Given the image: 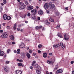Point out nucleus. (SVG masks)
<instances>
[{
	"instance_id": "obj_1",
	"label": "nucleus",
	"mask_w": 74,
	"mask_h": 74,
	"mask_svg": "<svg viewBox=\"0 0 74 74\" xmlns=\"http://www.w3.org/2000/svg\"><path fill=\"white\" fill-rule=\"evenodd\" d=\"M20 4L19 8L20 10H22L23 9H24L26 7V5L24 4V3L22 2H19Z\"/></svg>"
},
{
	"instance_id": "obj_2",
	"label": "nucleus",
	"mask_w": 74,
	"mask_h": 74,
	"mask_svg": "<svg viewBox=\"0 0 74 74\" xmlns=\"http://www.w3.org/2000/svg\"><path fill=\"white\" fill-rule=\"evenodd\" d=\"M7 34L8 33L7 32L3 33L1 35V37L2 38H6L7 37V36H8Z\"/></svg>"
},
{
	"instance_id": "obj_3",
	"label": "nucleus",
	"mask_w": 74,
	"mask_h": 74,
	"mask_svg": "<svg viewBox=\"0 0 74 74\" xmlns=\"http://www.w3.org/2000/svg\"><path fill=\"white\" fill-rule=\"evenodd\" d=\"M49 5L50 9H55V5H54V4H52V3H50L49 4Z\"/></svg>"
},
{
	"instance_id": "obj_4",
	"label": "nucleus",
	"mask_w": 74,
	"mask_h": 74,
	"mask_svg": "<svg viewBox=\"0 0 74 74\" xmlns=\"http://www.w3.org/2000/svg\"><path fill=\"white\" fill-rule=\"evenodd\" d=\"M70 38V36L69 35L65 34L64 35V39L65 40H69Z\"/></svg>"
},
{
	"instance_id": "obj_5",
	"label": "nucleus",
	"mask_w": 74,
	"mask_h": 74,
	"mask_svg": "<svg viewBox=\"0 0 74 74\" xmlns=\"http://www.w3.org/2000/svg\"><path fill=\"white\" fill-rule=\"evenodd\" d=\"M4 71H5V72H6L7 73H8L10 71V69L7 66H5L4 68Z\"/></svg>"
},
{
	"instance_id": "obj_6",
	"label": "nucleus",
	"mask_w": 74,
	"mask_h": 74,
	"mask_svg": "<svg viewBox=\"0 0 74 74\" xmlns=\"http://www.w3.org/2000/svg\"><path fill=\"white\" fill-rule=\"evenodd\" d=\"M16 74H21L22 73V71L21 70H18L15 71Z\"/></svg>"
},
{
	"instance_id": "obj_7",
	"label": "nucleus",
	"mask_w": 74,
	"mask_h": 74,
	"mask_svg": "<svg viewBox=\"0 0 74 74\" xmlns=\"http://www.w3.org/2000/svg\"><path fill=\"white\" fill-rule=\"evenodd\" d=\"M27 10H29V11H31L33 9V6H29V7H27Z\"/></svg>"
},
{
	"instance_id": "obj_8",
	"label": "nucleus",
	"mask_w": 74,
	"mask_h": 74,
	"mask_svg": "<svg viewBox=\"0 0 74 74\" xmlns=\"http://www.w3.org/2000/svg\"><path fill=\"white\" fill-rule=\"evenodd\" d=\"M49 7V3H45L44 5V7L46 10H47Z\"/></svg>"
},
{
	"instance_id": "obj_9",
	"label": "nucleus",
	"mask_w": 74,
	"mask_h": 74,
	"mask_svg": "<svg viewBox=\"0 0 74 74\" xmlns=\"http://www.w3.org/2000/svg\"><path fill=\"white\" fill-rule=\"evenodd\" d=\"M56 74H59V73H63V70L61 69H59L58 70L56 71Z\"/></svg>"
},
{
	"instance_id": "obj_10",
	"label": "nucleus",
	"mask_w": 74,
	"mask_h": 74,
	"mask_svg": "<svg viewBox=\"0 0 74 74\" xmlns=\"http://www.w3.org/2000/svg\"><path fill=\"white\" fill-rule=\"evenodd\" d=\"M32 19H33V20H35L36 19V16L34 14H32Z\"/></svg>"
},
{
	"instance_id": "obj_11",
	"label": "nucleus",
	"mask_w": 74,
	"mask_h": 74,
	"mask_svg": "<svg viewBox=\"0 0 74 74\" xmlns=\"http://www.w3.org/2000/svg\"><path fill=\"white\" fill-rule=\"evenodd\" d=\"M38 13L39 15H42L43 14V11L41 10L38 12Z\"/></svg>"
},
{
	"instance_id": "obj_12",
	"label": "nucleus",
	"mask_w": 74,
	"mask_h": 74,
	"mask_svg": "<svg viewBox=\"0 0 74 74\" xmlns=\"http://www.w3.org/2000/svg\"><path fill=\"white\" fill-rule=\"evenodd\" d=\"M4 55V52L2 51H0V56H3Z\"/></svg>"
},
{
	"instance_id": "obj_13",
	"label": "nucleus",
	"mask_w": 74,
	"mask_h": 74,
	"mask_svg": "<svg viewBox=\"0 0 74 74\" xmlns=\"http://www.w3.org/2000/svg\"><path fill=\"white\" fill-rule=\"evenodd\" d=\"M7 16V15L5 14H4L3 15V18L4 20H6Z\"/></svg>"
},
{
	"instance_id": "obj_14",
	"label": "nucleus",
	"mask_w": 74,
	"mask_h": 74,
	"mask_svg": "<svg viewBox=\"0 0 74 74\" xmlns=\"http://www.w3.org/2000/svg\"><path fill=\"white\" fill-rule=\"evenodd\" d=\"M10 38L11 40H14V38H15L14 36L13 35H11L10 36Z\"/></svg>"
},
{
	"instance_id": "obj_15",
	"label": "nucleus",
	"mask_w": 74,
	"mask_h": 74,
	"mask_svg": "<svg viewBox=\"0 0 74 74\" xmlns=\"http://www.w3.org/2000/svg\"><path fill=\"white\" fill-rule=\"evenodd\" d=\"M43 56L44 58H47V53H44L43 54Z\"/></svg>"
},
{
	"instance_id": "obj_16",
	"label": "nucleus",
	"mask_w": 74,
	"mask_h": 74,
	"mask_svg": "<svg viewBox=\"0 0 74 74\" xmlns=\"http://www.w3.org/2000/svg\"><path fill=\"white\" fill-rule=\"evenodd\" d=\"M42 28V26H39V27L37 26L36 27V28L37 30H38V29H41Z\"/></svg>"
},
{
	"instance_id": "obj_17",
	"label": "nucleus",
	"mask_w": 74,
	"mask_h": 74,
	"mask_svg": "<svg viewBox=\"0 0 74 74\" xmlns=\"http://www.w3.org/2000/svg\"><path fill=\"white\" fill-rule=\"evenodd\" d=\"M47 63H48L49 64H53V62L51 61H50L49 60H48L47 61Z\"/></svg>"
},
{
	"instance_id": "obj_18",
	"label": "nucleus",
	"mask_w": 74,
	"mask_h": 74,
	"mask_svg": "<svg viewBox=\"0 0 74 74\" xmlns=\"http://www.w3.org/2000/svg\"><path fill=\"white\" fill-rule=\"evenodd\" d=\"M26 56L27 57L28 59H30V53H28L27 54Z\"/></svg>"
},
{
	"instance_id": "obj_19",
	"label": "nucleus",
	"mask_w": 74,
	"mask_h": 74,
	"mask_svg": "<svg viewBox=\"0 0 74 74\" xmlns=\"http://www.w3.org/2000/svg\"><path fill=\"white\" fill-rule=\"evenodd\" d=\"M45 23L46 25H50L51 23L50 22H48V21H46L45 22Z\"/></svg>"
},
{
	"instance_id": "obj_20",
	"label": "nucleus",
	"mask_w": 74,
	"mask_h": 74,
	"mask_svg": "<svg viewBox=\"0 0 74 74\" xmlns=\"http://www.w3.org/2000/svg\"><path fill=\"white\" fill-rule=\"evenodd\" d=\"M11 18L10 16H7V17L6 18V20L8 21H10V20H11Z\"/></svg>"
},
{
	"instance_id": "obj_21",
	"label": "nucleus",
	"mask_w": 74,
	"mask_h": 74,
	"mask_svg": "<svg viewBox=\"0 0 74 74\" xmlns=\"http://www.w3.org/2000/svg\"><path fill=\"white\" fill-rule=\"evenodd\" d=\"M49 21H50V22H54V20L51 17L50 18Z\"/></svg>"
},
{
	"instance_id": "obj_22",
	"label": "nucleus",
	"mask_w": 74,
	"mask_h": 74,
	"mask_svg": "<svg viewBox=\"0 0 74 74\" xmlns=\"http://www.w3.org/2000/svg\"><path fill=\"white\" fill-rule=\"evenodd\" d=\"M36 65L37 66L36 67V68L37 67V68H38V70H41V68L40 66H39V65H38V64H36Z\"/></svg>"
},
{
	"instance_id": "obj_23",
	"label": "nucleus",
	"mask_w": 74,
	"mask_h": 74,
	"mask_svg": "<svg viewBox=\"0 0 74 74\" xmlns=\"http://www.w3.org/2000/svg\"><path fill=\"white\" fill-rule=\"evenodd\" d=\"M60 33L58 34L57 35L59 37H60V38H63V37H62V36L61 35H60Z\"/></svg>"
},
{
	"instance_id": "obj_24",
	"label": "nucleus",
	"mask_w": 74,
	"mask_h": 74,
	"mask_svg": "<svg viewBox=\"0 0 74 74\" xmlns=\"http://www.w3.org/2000/svg\"><path fill=\"white\" fill-rule=\"evenodd\" d=\"M34 12V13H33V14H34L36 15V14H37V10L36 9H35Z\"/></svg>"
},
{
	"instance_id": "obj_25",
	"label": "nucleus",
	"mask_w": 74,
	"mask_h": 74,
	"mask_svg": "<svg viewBox=\"0 0 74 74\" xmlns=\"http://www.w3.org/2000/svg\"><path fill=\"white\" fill-rule=\"evenodd\" d=\"M16 24H15L14 26V30H16Z\"/></svg>"
},
{
	"instance_id": "obj_26",
	"label": "nucleus",
	"mask_w": 74,
	"mask_h": 74,
	"mask_svg": "<svg viewBox=\"0 0 74 74\" xmlns=\"http://www.w3.org/2000/svg\"><path fill=\"white\" fill-rule=\"evenodd\" d=\"M60 45L59 44H57L56 45H53V47H59Z\"/></svg>"
},
{
	"instance_id": "obj_27",
	"label": "nucleus",
	"mask_w": 74,
	"mask_h": 74,
	"mask_svg": "<svg viewBox=\"0 0 74 74\" xmlns=\"http://www.w3.org/2000/svg\"><path fill=\"white\" fill-rule=\"evenodd\" d=\"M35 63H36V61H34L32 63V66H34Z\"/></svg>"
},
{
	"instance_id": "obj_28",
	"label": "nucleus",
	"mask_w": 74,
	"mask_h": 74,
	"mask_svg": "<svg viewBox=\"0 0 74 74\" xmlns=\"http://www.w3.org/2000/svg\"><path fill=\"white\" fill-rule=\"evenodd\" d=\"M22 64L21 63H18V66L19 67H20V66H22Z\"/></svg>"
},
{
	"instance_id": "obj_29",
	"label": "nucleus",
	"mask_w": 74,
	"mask_h": 74,
	"mask_svg": "<svg viewBox=\"0 0 74 74\" xmlns=\"http://www.w3.org/2000/svg\"><path fill=\"white\" fill-rule=\"evenodd\" d=\"M36 73H37V74H40V73H41V72L39 70H38L36 71Z\"/></svg>"
},
{
	"instance_id": "obj_30",
	"label": "nucleus",
	"mask_w": 74,
	"mask_h": 74,
	"mask_svg": "<svg viewBox=\"0 0 74 74\" xmlns=\"http://www.w3.org/2000/svg\"><path fill=\"white\" fill-rule=\"evenodd\" d=\"M20 46L21 47H25V44L23 43H22L21 44Z\"/></svg>"
},
{
	"instance_id": "obj_31",
	"label": "nucleus",
	"mask_w": 74,
	"mask_h": 74,
	"mask_svg": "<svg viewBox=\"0 0 74 74\" xmlns=\"http://www.w3.org/2000/svg\"><path fill=\"white\" fill-rule=\"evenodd\" d=\"M10 51H11V50H10V49H8L7 50V52L8 53H9Z\"/></svg>"
},
{
	"instance_id": "obj_32",
	"label": "nucleus",
	"mask_w": 74,
	"mask_h": 74,
	"mask_svg": "<svg viewBox=\"0 0 74 74\" xmlns=\"http://www.w3.org/2000/svg\"><path fill=\"white\" fill-rule=\"evenodd\" d=\"M3 2L4 4H7V0H5V1H3Z\"/></svg>"
},
{
	"instance_id": "obj_33",
	"label": "nucleus",
	"mask_w": 74,
	"mask_h": 74,
	"mask_svg": "<svg viewBox=\"0 0 74 74\" xmlns=\"http://www.w3.org/2000/svg\"><path fill=\"white\" fill-rule=\"evenodd\" d=\"M3 8L1 6H0V12H1L3 11Z\"/></svg>"
},
{
	"instance_id": "obj_34",
	"label": "nucleus",
	"mask_w": 74,
	"mask_h": 74,
	"mask_svg": "<svg viewBox=\"0 0 74 74\" xmlns=\"http://www.w3.org/2000/svg\"><path fill=\"white\" fill-rule=\"evenodd\" d=\"M60 45L61 46V47H64V45H63V43H61L60 44Z\"/></svg>"
},
{
	"instance_id": "obj_35",
	"label": "nucleus",
	"mask_w": 74,
	"mask_h": 74,
	"mask_svg": "<svg viewBox=\"0 0 74 74\" xmlns=\"http://www.w3.org/2000/svg\"><path fill=\"white\" fill-rule=\"evenodd\" d=\"M29 53H32L33 52V51L32 50H29Z\"/></svg>"
},
{
	"instance_id": "obj_36",
	"label": "nucleus",
	"mask_w": 74,
	"mask_h": 74,
	"mask_svg": "<svg viewBox=\"0 0 74 74\" xmlns=\"http://www.w3.org/2000/svg\"><path fill=\"white\" fill-rule=\"evenodd\" d=\"M60 27V25H58L56 26V28L57 29H59Z\"/></svg>"
},
{
	"instance_id": "obj_37",
	"label": "nucleus",
	"mask_w": 74,
	"mask_h": 74,
	"mask_svg": "<svg viewBox=\"0 0 74 74\" xmlns=\"http://www.w3.org/2000/svg\"><path fill=\"white\" fill-rule=\"evenodd\" d=\"M25 3L26 4V5H27V4H28V2L27 1H25Z\"/></svg>"
},
{
	"instance_id": "obj_38",
	"label": "nucleus",
	"mask_w": 74,
	"mask_h": 74,
	"mask_svg": "<svg viewBox=\"0 0 74 74\" xmlns=\"http://www.w3.org/2000/svg\"><path fill=\"white\" fill-rule=\"evenodd\" d=\"M34 10H35V9H33V10H32L31 11V12L32 13H33L34 12Z\"/></svg>"
},
{
	"instance_id": "obj_39",
	"label": "nucleus",
	"mask_w": 74,
	"mask_h": 74,
	"mask_svg": "<svg viewBox=\"0 0 74 74\" xmlns=\"http://www.w3.org/2000/svg\"><path fill=\"white\" fill-rule=\"evenodd\" d=\"M6 28H7L8 29H10V27L7 26L6 27Z\"/></svg>"
},
{
	"instance_id": "obj_40",
	"label": "nucleus",
	"mask_w": 74,
	"mask_h": 74,
	"mask_svg": "<svg viewBox=\"0 0 74 74\" xmlns=\"http://www.w3.org/2000/svg\"><path fill=\"white\" fill-rule=\"evenodd\" d=\"M31 15V14L30 13H28L27 14V16H30Z\"/></svg>"
},
{
	"instance_id": "obj_41",
	"label": "nucleus",
	"mask_w": 74,
	"mask_h": 74,
	"mask_svg": "<svg viewBox=\"0 0 74 74\" xmlns=\"http://www.w3.org/2000/svg\"><path fill=\"white\" fill-rule=\"evenodd\" d=\"M38 53H41V51L39 50L38 51Z\"/></svg>"
},
{
	"instance_id": "obj_42",
	"label": "nucleus",
	"mask_w": 74,
	"mask_h": 74,
	"mask_svg": "<svg viewBox=\"0 0 74 74\" xmlns=\"http://www.w3.org/2000/svg\"><path fill=\"white\" fill-rule=\"evenodd\" d=\"M38 21H40V17H38Z\"/></svg>"
},
{
	"instance_id": "obj_43",
	"label": "nucleus",
	"mask_w": 74,
	"mask_h": 74,
	"mask_svg": "<svg viewBox=\"0 0 74 74\" xmlns=\"http://www.w3.org/2000/svg\"><path fill=\"white\" fill-rule=\"evenodd\" d=\"M71 64H73L74 63V61H72L71 62Z\"/></svg>"
},
{
	"instance_id": "obj_44",
	"label": "nucleus",
	"mask_w": 74,
	"mask_h": 74,
	"mask_svg": "<svg viewBox=\"0 0 74 74\" xmlns=\"http://www.w3.org/2000/svg\"><path fill=\"white\" fill-rule=\"evenodd\" d=\"M65 10H66V11H68V10H69V8L68 7L65 8Z\"/></svg>"
},
{
	"instance_id": "obj_45",
	"label": "nucleus",
	"mask_w": 74,
	"mask_h": 74,
	"mask_svg": "<svg viewBox=\"0 0 74 74\" xmlns=\"http://www.w3.org/2000/svg\"><path fill=\"white\" fill-rule=\"evenodd\" d=\"M26 14H25L24 16L23 17V18H25L26 17Z\"/></svg>"
},
{
	"instance_id": "obj_46",
	"label": "nucleus",
	"mask_w": 74,
	"mask_h": 74,
	"mask_svg": "<svg viewBox=\"0 0 74 74\" xmlns=\"http://www.w3.org/2000/svg\"><path fill=\"white\" fill-rule=\"evenodd\" d=\"M5 63H6L7 64H8V63H9V61H6L5 62Z\"/></svg>"
},
{
	"instance_id": "obj_47",
	"label": "nucleus",
	"mask_w": 74,
	"mask_h": 74,
	"mask_svg": "<svg viewBox=\"0 0 74 74\" xmlns=\"http://www.w3.org/2000/svg\"><path fill=\"white\" fill-rule=\"evenodd\" d=\"M0 33H3V30H0Z\"/></svg>"
},
{
	"instance_id": "obj_48",
	"label": "nucleus",
	"mask_w": 74,
	"mask_h": 74,
	"mask_svg": "<svg viewBox=\"0 0 74 74\" xmlns=\"http://www.w3.org/2000/svg\"><path fill=\"white\" fill-rule=\"evenodd\" d=\"M23 62V60H20L19 62H20V63H22V62Z\"/></svg>"
},
{
	"instance_id": "obj_49",
	"label": "nucleus",
	"mask_w": 74,
	"mask_h": 74,
	"mask_svg": "<svg viewBox=\"0 0 74 74\" xmlns=\"http://www.w3.org/2000/svg\"><path fill=\"white\" fill-rule=\"evenodd\" d=\"M17 52H20L21 51V50H20L19 49H18L17 50Z\"/></svg>"
},
{
	"instance_id": "obj_50",
	"label": "nucleus",
	"mask_w": 74,
	"mask_h": 74,
	"mask_svg": "<svg viewBox=\"0 0 74 74\" xmlns=\"http://www.w3.org/2000/svg\"><path fill=\"white\" fill-rule=\"evenodd\" d=\"M12 44H13V45H14V44H15V42H12Z\"/></svg>"
},
{
	"instance_id": "obj_51",
	"label": "nucleus",
	"mask_w": 74,
	"mask_h": 74,
	"mask_svg": "<svg viewBox=\"0 0 74 74\" xmlns=\"http://www.w3.org/2000/svg\"><path fill=\"white\" fill-rule=\"evenodd\" d=\"M36 55V53H33V56H35V55Z\"/></svg>"
},
{
	"instance_id": "obj_52",
	"label": "nucleus",
	"mask_w": 74,
	"mask_h": 74,
	"mask_svg": "<svg viewBox=\"0 0 74 74\" xmlns=\"http://www.w3.org/2000/svg\"><path fill=\"white\" fill-rule=\"evenodd\" d=\"M49 55H50V56H52V53H49Z\"/></svg>"
},
{
	"instance_id": "obj_53",
	"label": "nucleus",
	"mask_w": 74,
	"mask_h": 74,
	"mask_svg": "<svg viewBox=\"0 0 74 74\" xmlns=\"http://www.w3.org/2000/svg\"><path fill=\"white\" fill-rule=\"evenodd\" d=\"M1 5H2V6H3V5H4V3H1Z\"/></svg>"
},
{
	"instance_id": "obj_54",
	"label": "nucleus",
	"mask_w": 74,
	"mask_h": 74,
	"mask_svg": "<svg viewBox=\"0 0 74 74\" xmlns=\"http://www.w3.org/2000/svg\"><path fill=\"white\" fill-rule=\"evenodd\" d=\"M42 45H41V44H39L38 45V47H42Z\"/></svg>"
},
{
	"instance_id": "obj_55",
	"label": "nucleus",
	"mask_w": 74,
	"mask_h": 74,
	"mask_svg": "<svg viewBox=\"0 0 74 74\" xmlns=\"http://www.w3.org/2000/svg\"><path fill=\"white\" fill-rule=\"evenodd\" d=\"M47 14H49V10H47Z\"/></svg>"
},
{
	"instance_id": "obj_56",
	"label": "nucleus",
	"mask_w": 74,
	"mask_h": 74,
	"mask_svg": "<svg viewBox=\"0 0 74 74\" xmlns=\"http://www.w3.org/2000/svg\"><path fill=\"white\" fill-rule=\"evenodd\" d=\"M30 69H33V66H30Z\"/></svg>"
},
{
	"instance_id": "obj_57",
	"label": "nucleus",
	"mask_w": 74,
	"mask_h": 74,
	"mask_svg": "<svg viewBox=\"0 0 74 74\" xmlns=\"http://www.w3.org/2000/svg\"><path fill=\"white\" fill-rule=\"evenodd\" d=\"M21 32H23V29H21V30H20Z\"/></svg>"
},
{
	"instance_id": "obj_58",
	"label": "nucleus",
	"mask_w": 74,
	"mask_h": 74,
	"mask_svg": "<svg viewBox=\"0 0 74 74\" xmlns=\"http://www.w3.org/2000/svg\"><path fill=\"white\" fill-rule=\"evenodd\" d=\"M17 30H18V31H19V30H20V29L19 28H18L17 29Z\"/></svg>"
},
{
	"instance_id": "obj_59",
	"label": "nucleus",
	"mask_w": 74,
	"mask_h": 74,
	"mask_svg": "<svg viewBox=\"0 0 74 74\" xmlns=\"http://www.w3.org/2000/svg\"><path fill=\"white\" fill-rule=\"evenodd\" d=\"M38 48H39V49H40V50H41L40 49H41V47H38Z\"/></svg>"
},
{
	"instance_id": "obj_60",
	"label": "nucleus",
	"mask_w": 74,
	"mask_h": 74,
	"mask_svg": "<svg viewBox=\"0 0 74 74\" xmlns=\"http://www.w3.org/2000/svg\"><path fill=\"white\" fill-rule=\"evenodd\" d=\"M25 23H28V21H26L25 22Z\"/></svg>"
},
{
	"instance_id": "obj_61",
	"label": "nucleus",
	"mask_w": 74,
	"mask_h": 74,
	"mask_svg": "<svg viewBox=\"0 0 74 74\" xmlns=\"http://www.w3.org/2000/svg\"><path fill=\"white\" fill-rule=\"evenodd\" d=\"M36 8L37 9H38L39 7H38V6H36Z\"/></svg>"
},
{
	"instance_id": "obj_62",
	"label": "nucleus",
	"mask_w": 74,
	"mask_h": 74,
	"mask_svg": "<svg viewBox=\"0 0 74 74\" xmlns=\"http://www.w3.org/2000/svg\"><path fill=\"white\" fill-rule=\"evenodd\" d=\"M14 53H16V50H14Z\"/></svg>"
},
{
	"instance_id": "obj_63",
	"label": "nucleus",
	"mask_w": 74,
	"mask_h": 74,
	"mask_svg": "<svg viewBox=\"0 0 74 74\" xmlns=\"http://www.w3.org/2000/svg\"><path fill=\"white\" fill-rule=\"evenodd\" d=\"M72 74H74V71H73L72 72Z\"/></svg>"
},
{
	"instance_id": "obj_64",
	"label": "nucleus",
	"mask_w": 74,
	"mask_h": 74,
	"mask_svg": "<svg viewBox=\"0 0 74 74\" xmlns=\"http://www.w3.org/2000/svg\"><path fill=\"white\" fill-rule=\"evenodd\" d=\"M49 74H53L52 72H50L49 73Z\"/></svg>"
}]
</instances>
